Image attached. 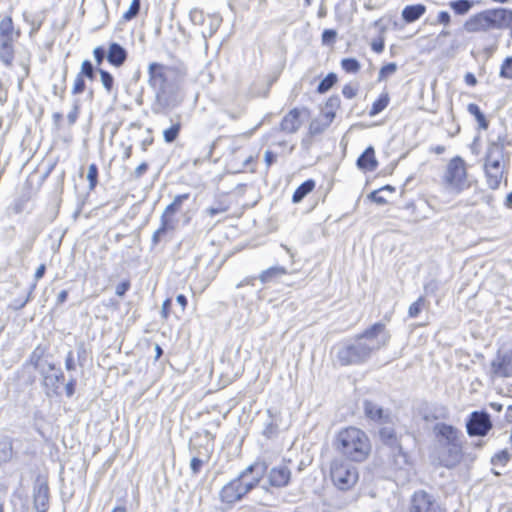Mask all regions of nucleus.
<instances>
[{
    "mask_svg": "<svg viewBox=\"0 0 512 512\" xmlns=\"http://www.w3.org/2000/svg\"><path fill=\"white\" fill-rule=\"evenodd\" d=\"M169 72L167 67L159 63H151L148 67L149 83L157 89L156 100L152 106L153 113H163L182 101L177 85L168 82Z\"/></svg>",
    "mask_w": 512,
    "mask_h": 512,
    "instance_id": "obj_1",
    "label": "nucleus"
},
{
    "mask_svg": "<svg viewBox=\"0 0 512 512\" xmlns=\"http://www.w3.org/2000/svg\"><path fill=\"white\" fill-rule=\"evenodd\" d=\"M436 437V452L439 462L448 468L456 466L462 459L461 432L452 425L437 423L433 428Z\"/></svg>",
    "mask_w": 512,
    "mask_h": 512,
    "instance_id": "obj_2",
    "label": "nucleus"
},
{
    "mask_svg": "<svg viewBox=\"0 0 512 512\" xmlns=\"http://www.w3.org/2000/svg\"><path fill=\"white\" fill-rule=\"evenodd\" d=\"M512 24V10L492 8L470 16L463 28L467 33H486L492 30H504Z\"/></svg>",
    "mask_w": 512,
    "mask_h": 512,
    "instance_id": "obj_3",
    "label": "nucleus"
},
{
    "mask_svg": "<svg viewBox=\"0 0 512 512\" xmlns=\"http://www.w3.org/2000/svg\"><path fill=\"white\" fill-rule=\"evenodd\" d=\"M335 447L345 457L356 462L365 460L371 451V444L365 432L352 426L338 432Z\"/></svg>",
    "mask_w": 512,
    "mask_h": 512,
    "instance_id": "obj_4",
    "label": "nucleus"
},
{
    "mask_svg": "<svg viewBox=\"0 0 512 512\" xmlns=\"http://www.w3.org/2000/svg\"><path fill=\"white\" fill-rule=\"evenodd\" d=\"M389 340L390 334L385 324L381 322L373 324L354 339L365 361L371 357L373 352L385 347Z\"/></svg>",
    "mask_w": 512,
    "mask_h": 512,
    "instance_id": "obj_5",
    "label": "nucleus"
},
{
    "mask_svg": "<svg viewBox=\"0 0 512 512\" xmlns=\"http://www.w3.org/2000/svg\"><path fill=\"white\" fill-rule=\"evenodd\" d=\"M20 32L16 31L10 16L0 20V61L8 68L12 67L15 58L14 43L18 40Z\"/></svg>",
    "mask_w": 512,
    "mask_h": 512,
    "instance_id": "obj_6",
    "label": "nucleus"
},
{
    "mask_svg": "<svg viewBox=\"0 0 512 512\" xmlns=\"http://www.w3.org/2000/svg\"><path fill=\"white\" fill-rule=\"evenodd\" d=\"M444 188L453 193H460L469 187L465 161L456 156L452 158L443 175Z\"/></svg>",
    "mask_w": 512,
    "mask_h": 512,
    "instance_id": "obj_7",
    "label": "nucleus"
},
{
    "mask_svg": "<svg viewBox=\"0 0 512 512\" xmlns=\"http://www.w3.org/2000/svg\"><path fill=\"white\" fill-rule=\"evenodd\" d=\"M190 197L189 193L176 195L173 201L166 206L160 217V227L152 235V244L156 246L168 231L175 229L173 216L181 211L183 203Z\"/></svg>",
    "mask_w": 512,
    "mask_h": 512,
    "instance_id": "obj_8",
    "label": "nucleus"
},
{
    "mask_svg": "<svg viewBox=\"0 0 512 512\" xmlns=\"http://www.w3.org/2000/svg\"><path fill=\"white\" fill-rule=\"evenodd\" d=\"M330 476L334 485L340 490L352 488L358 480L356 468L343 460L332 461Z\"/></svg>",
    "mask_w": 512,
    "mask_h": 512,
    "instance_id": "obj_9",
    "label": "nucleus"
},
{
    "mask_svg": "<svg viewBox=\"0 0 512 512\" xmlns=\"http://www.w3.org/2000/svg\"><path fill=\"white\" fill-rule=\"evenodd\" d=\"M189 18L194 25L201 27V34L205 39L211 37L218 30L222 21L218 14H205L198 8L190 10Z\"/></svg>",
    "mask_w": 512,
    "mask_h": 512,
    "instance_id": "obj_10",
    "label": "nucleus"
},
{
    "mask_svg": "<svg viewBox=\"0 0 512 512\" xmlns=\"http://www.w3.org/2000/svg\"><path fill=\"white\" fill-rule=\"evenodd\" d=\"M251 490V483H243L241 478L231 480L220 491V499L226 503L239 501Z\"/></svg>",
    "mask_w": 512,
    "mask_h": 512,
    "instance_id": "obj_11",
    "label": "nucleus"
},
{
    "mask_svg": "<svg viewBox=\"0 0 512 512\" xmlns=\"http://www.w3.org/2000/svg\"><path fill=\"white\" fill-rule=\"evenodd\" d=\"M470 436H485L492 428L490 416L486 412L474 411L466 424Z\"/></svg>",
    "mask_w": 512,
    "mask_h": 512,
    "instance_id": "obj_12",
    "label": "nucleus"
},
{
    "mask_svg": "<svg viewBox=\"0 0 512 512\" xmlns=\"http://www.w3.org/2000/svg\"><path fill=\"white\" fill-rule=\"evenodd\" d=\"M409 512H441V509L433 496L420 490L412 495Z\"/></svg>",
    "mask_w": 512,
    "mask_h": 512,
    "instance_id": "obj_13",
    "label": "nucleus"
},
{
    "mask_svg": "<svg viewBox=\"0 0 512 512\" xmlns=\"http://www.w3.org/2000/svg\"><path fill=\"white\" fill-rule=\"evenodd\" d=\"M336 360L342 366L358 365L365 362L355 341L340 347L336 353Z\"/></svg>",
    "mask_w": 512,
    "mask_h": 512,
    "instance_id": "obj_14",
    "label": "nucleus"
},
{
    "mask_svg": "<svg viewBox=\"0 0 512 512\" xmlns=\"http://www.w3.org/2000/svg\"><path fill=\"white\" fill-rule=\"evenodd\" d=\"M291 475V470L287 464L281 463L268 471L267 479L272 487L284 488L290 483Z\"/></svg>",
    "mask_w": 512,
    "mask_h": 512,
    "instance_id": "obj_15",
    "label": "nucleus"
},
{
    "mask_svg": "<svg viewBox=\"0 0 512 512\" xmlns=\"http://www.w3.org/2000/svg\"><path fill=\"white\" fill-rule=\"evenodd\" d=\"M491 371L495 377H512V349L497 355L491 363Z\"/></svg>",
    "mask_w": 512,
    "mask_h": 512,
    "instance_id": "obj_16",
    "label": "nucleus"
},
{
    "mask_svg": "<svg viewBox=\"0 0 512 512\" xmlns=\"http://www.w3.org/2000/svg\"><path fill=\"white\" fill-rule=\"evenodd\" d=\"M267 472V465L265 462L256 461L246 467L240 474L243 483H251V490L256 487L264 474Z\"/></svg>",
    "mask_w": 512,
    "mask_h": 512,
    "instance_id": "obj_17",
    "label": "nucleus"
},
{
    "mask_svg": "<svg viewBox=\"0 0 512 512\" xmlns=\"http://www.w3.org/2000/svg\"><path fill=\"white\" fill-rule=\"evenodd\" d=\"M34 508L37 512H46L49 508V487L46 482L37 480L33 488Z\"/></svg>",
    "mask_w": 512,
    "mask_h": 512,
    "instance_id": "obj_18",
    "label": "nucleus"
},
{
    "mask_svg": "<svg viewBox=\"0 0 512 512\" xmlns=\"http://www.w3.org/2000/svg\"><path fill=\"white\" fill-rule=\"evenodd\" d=\"M484 167L505 168L504 145L502 143L492 142L489 144Z\"/></svg>",
    "mask_w": 512,
    "mask_h": 512,
    "instance_id": "obj_19",
    "label": "nucleus"
},
{
    "mask_svg": "<svg viewBox=\"0 0 512 512\" xmlns=\"http://www.w3.org/2000/svg\"><path fill=\"white\" fill-rule=\"evenodd\" d=\"M379 435L383 444L388 446L394 455L402 457L405 461L406 456L402 453V447L394 429L391 427H383L380 429Z\"/></svg>",
    "mask_w": 512,
    "mask_h": 512,
    "instance_id": "obj_20",
    "label": "nucleus"
},
{
    "mask_svg": "<svg viewBox=\"0 0 512 512\" xmlns=\"http://www.w3.org/2000/svg\"><path fill=\"white\" fill-rule=\"evenodd\" d=\"M300 111L297 108L290 110L280 123L281 131L285 133H295L301 127Z\"/></svg>",
    "mask_w": 512,
    "mask_h": 512,
    "instance_id": "obj_21",
    "label": "nucleus"
},
{
    "mask_svg": "<svg viewBox=\"0 0 512 512\" xmlns=\"http://www.w3.org/2000/svg\"><path fill=\"white\" fill-rule=\"evenodd\" d=\"M127 58L126 50L118 43H112L109 46L107 59L110 64L119 67Z\"/></svg>",
    "mask_w": 512,
    "mask_h": 512,
    "instance_id": "obj_22",
    "label": "nucleus"
},
{
    "mask_svg": "<svg viewBox=\"0 0 512 512\" xmlns=\"http://www.w3.org/2000/svg\"><path fill=\"white\" fill-rule=\"evenodd\" d=\"M357 165L360 169L373 171L377 167L375 152L372 147H368L358 158Z\"/></svg>",
    "mask_w": 512,
    "mask_h": 512,
    "instance_id": "obj_23",
    "label": "nucleus"
},
{
    "mask_svg": "<svg viewBox=\"0 0 512 512\" xmlns=\"http://www.w3.org/2000/svg\"><path fill=\"white\" fill-rule=\"evenodd\" d=\"M426 12V7L423 4L408 5L402 10V18L407 23H412L418 20Z\"/></svg>",
    "mask_w": 512,
    "mask_h": 512,
    "instance_id": "obj_24",
    "label": "nucleus"
},
{
    "mask_svg": "<svg viewBox=\"0 0 512 512\" xmlns=\"http://www.w3.org/2000/svg\"><path fill=\"white\" fill-rule=\"evenodd\" d=\"M487 184L491 189H497L503 179L505 168L484 167Z\"/></svg>",
    "mask_w": 512,
    "mask_h": 512,
    "instance_id": "obj_25",
    "label": "nucleus"
},
{
    "mask_svg": "<svg viewBox=\"0 0 512 512\" xmlns=\"http://www.w3.org/2000/svg\"><path fill=\"white\" fill-rule=\"evenodd\" d=\"M364 410L366 416L371 420L383 421L385 418H387V415L384 413V410L380 406L371 401H365Z\"/></svg>",
    "mask_w": 512,
    "mask_h": 512,
    "instance_id": "obj_26",
    "label": "nucleus"
},
{
    "mask_svg": "<svg viewBox=\"0 0 512 512\" xmlns=\"http://www.w3.org/2000/svg\"><path fill=\"white\" fill-rule=\"evenodd\" d=\"M285 274H287L286 268H284L282 266H273V267H270V268L264 270L259 275V280L262 283H268V282L272 281L273 279L280 278L281 276H283Z\"/></svg>",
    "mask_w": 512,
    "mask_h": 512,
    "instance_id": "obj_27",
    "label": "nucleus"
},
{
    "mask_svg": "<svg viewBox=\"0 0 512 512\" xmlns=\"http://www.w3.org/2000/svg\"><path fill=\"white\" fill-rule=\"evenodd\" d=\"M315 188V181L312 179L303 182L293 193L292 202L299 203Z\"/></svg>",
    "mask_w": 512,
    "mask_h": 512,
    "instance_id": "obj_28",
    "label": "nucleus"
},
{
    "mask_svg": "<svg viewBox=\"0 0 512 512\" xmlns=\"http://www.w3.org/2000/svg\"><path fill=\"white\" fill-rule=\"evenodd\" d=\"M48 371H52V374H46L47 371L43 374L44 375V384L46 386H50L53 389L58 388V384L64 380L63 374L59 371H55V368L52 364H47Z\"/></svg>",
    "mask_w": 512,
    "mask_h": 512,
    "instance_id": "obj_29",
    "label": "nucleus"
},
{
    "mask_svg": "<svg viewBox=\"0 0 512 512\" xmlns=\"http://www.w3.org/2000/svg\"><path fill=\"white\" fill-rule=\"evenodd\" d=\"M390 98L387 92H383L379 98L372 104L371 110L369 111V115L371 117L376 116L380 112H382L389 104Z\"/></svg>",
    "mask_w": 512,
    "mask_h": 512,
    "instance_id": "obj_30",
    "label": "nucleus"
},
{
    "mask_svg": "<svg viewBox=\"0 0 512 512\" xmlns=\"http://www.w3.org/2000/svg\"><path fill=\"white\" fill-rule=\"evenodd\" d=\"M467 110L471 115L475 117L481 129L485 130L488 128V121L486 120L484 114L481 112L477 104L470 103L467 107Z\"/></svg>",
    "mask_w": 512,
    "mask_h": 512,
    "instance_id": "obj_31",
    "label": "nucleus"
},
{
    "mask_svg": "<svg viewBox=\"0 0 512 512\" xmlns=\"http://www.w3.org/2000/svg\"><path fill=\"white\" fill-rule=\"evenodd\" d=\"M12 456V443L4 437L0 438V462H7Z\"/></svg>",
    "mask_w": 512,
    "mask_h": 512,
    "instance_id": "obj_32",
    "label": "nucleus"
},
{
    "mask_svg": "<svg viewBox=\"0 0 512 512\" xmlns=\"http://www.w3.org/2000/svg\"><path fill=\"white\" fill-rule=\"evenodd\" d=\"M450 7L459 15L466 14L473 6L469 0H457L450 2Z\"/></svg>",
    "mask_w": 512,
    "mask_h": 512,
    "instance_id": "obj_33",
    "label": "nucleus"
},
{
    "mask_svg": "<svg viewBox=\"0 0 512 512\" xmlns=\"http://www.w3.org/2000/svg\"><path fill=\"white\" fill-rule=\"evenodd\" d=\"M337 82V75L335 73H329L318 85L317 92L325 93L333 87Z\"/></svg>",
    "mask_w": 512,
    "mask_h": 512,
    "instance_id": "obj_34",
    "label": "nucleus"
},
{
    "mask_svg": "<svg viewBox=\"0 0 512 512\" xmlns=\"http://www.w3.org/2000/svg\"><path fill=\"white\" fill-rule=\"evenodd\" d=\"M41 350L39 348H36L32 355H31V363L32 365L38 369L42 374H44L46 372V362L42 360L41 358Z\"/></svg>",
    "mask_w": 512,
    "mask_h": 512,
    "instance_id": "obj_35",
    "label": "nucleus"
},
{
    "mask_svg": "<svg viewBox=\"0 0 512 512\" xmlns=\"http://www.w3.org/2000/svg\"><path fill=\"white\" fill-rule=\"evenodd\" d=\"M179 132H180V124L179 123L173 124L171 127H169L168 129H165L163 131L164 141L166 143H172L178 137Z\"/></svg>",
    "mask_w": 512,
    "mask_h": 512,
    "instance_id": "obj_36",
    "label": "nucleus"
},
{
    "mask_svg": "<svg viewBox=\"0 0 512 512\" xmlns=\"http://www.w3.org/2000/svg\"><path fill=\"white\" fill-rule=\"evenodd\" d=\"M499 76L504 79H512V56L504 59L500 68Z\"/></svg>",
    "mask_w": 512,
    "mask_h": 512,
    "instance_id": "obj_37",
    "label": "nucleus"
},
{
    "mask_svg": "<svg viewBox=\"0 0 512 512\" xmlns=\"http://www.w3.org/2000/svg\"><path fill=\"white\" fill-rule=\"evenodd\" d=\"M101 83L107 93H110L113 88L114 78L106 70L99 69Z\"/></svg>",
    "mask_w": 512,
    "mask_h": 512,
    "instance_id": "obj_38",
    "label": "nucleus"
},
{
    "mask_svg": "<svg viewBox=\"0 0 512 512\" xmlns=\"http://www.w3.org/2000/svg\"><path fill=\"white\" fill-rule=\"evenodd\" d=\"M343 70L348 73H356L360 69V63L355 58H345L341 62Z\"/></svg>",
    "mask_w": 512,
    "mask_h": 512,
    "instance_id": "obj_39",
    "label": "nucleus"
},
{
    "mask_svg": "<svg viewBox=\"0 0 512 512\" xmlns=\"http://www.w3.org/2000/svg\"><path fill=\"white\" fill-rule=\"evenodd\" d=\"M78 75L81 76L82 78L87 77L90 80L94 79V75H95L94 67L89 60H84L82 62L81 70L78 73Z\"/></svg>",
    "mask_w": 512,
    "mask_h": 512,
    "instance_id": "obj_40",
    "label": "nucleus"
},
{
    "mask_svg": "<svg viewBox=\"0 0 512 512\" xmlns=\"http://www.w3.org/2000/svg\"><path fill=\"white\" fill-rule=\"evenodd\" d=\"M140 10V0H132L128 10L123 14V19L130 21L137 16Z\"/></svg>",
    "mask_w": 512,
    "mask_h": 512,
    "instance_id": "obj_41",
    "label": "nucleus"
},
{
    "mask_svg": "<svg viewBox=\"0 0 512 512\" xmlns=\"http://www.w3.org/2000/svg\"><path fill=\"white\" fill-rule=\"evenodd\" d=\"M425 304V299L423 297H419L415 302H413L408 309V315L411 318L417 317L422 311Z\"/></svg>",
    "mask_w": 512,
    "mask_h": 512,
    "instance_id": "obj_42",
    "label": "nucleus"
},
{
    "mask_svg": "<svg viewBox=\"0 0 512 512\" xmlns=\"http://www.w3.org/2000/svg\"><path fill=\"white\" fill-rule=\"evenodd\" d=\"M329 126H324V121L320 117L311 121L309 130L312 135L320 134L325 131Z\"/></svg>",
    "mask_w": 512,
    "mask_h": 512,
    "instance_id": "obj_43",
    "label": "nucleus"
},
{
    "mask_svg": "<svg viewBox=\"0 0 512 512\" xmlns=\"http://www.w3.org/2000/svg\"><path fill=\"white\" fill-rule=\"evenodd\" d=\"M87 180L89 181L90 189H93L97 184L98 168L96 164L92 163L88 167Z\"/></svg>",
    "mask_w": 512,
    "mask_h": 512,
    "instance_id": "obj_44",
    "label": "nucleus"
},
{
    "mask_svg": "<svg viewBox=\"0 0 512 512\" xmlns=\"http://www.w3.org/2000/svg\"><path fill=\"white\" fill-rule=\"evenodd\" d=\"M396 70H397L396 63H388V64H386L379 71L378 81H382L386 77L394 74L396 72Z\"/></svg>",
    "mask_w": 512,
    "mask_h": 512,
    "instance_id": "obj_45",
    "label": "nucleus"
},
{
    "mask_svg": "<svg viewBox=\"0 0 512 512\" xmlns=\"http://www.w3.org/2000/svg\"><path fill=\"white\" fill-rule=\"evenodd\" d=\"M79 110H80L79 100H75L73 102L71 111L67 115L69 125H73L77 121V118L79 115Z\"/></svg>",
    "mask_w": 512,
    "mask_h": 512,
    "instance_id": "obj_46",
    "label": "nucleus"
},
{
    "mask_svg": "<svg viewBox=\"0 0 512 512\" xmlns=\"http://www.w3.org/2000/svg\"><path fill=\"white\" fill-rule=\"evenodd\" d=\"M85 90V81L84 78L79 76L78 74L75 77L74 84L72 87V94L77 95L82 93Z\"/></svg>",
    "mask_w": 512,
    "mask_h": 512,
    "instance_id": "obj_47",
    "label": "nucleus"
},
{
    "mask_svg": "<svg viewBox=\"0 0 512 512\" xmlns=\"http://www.w3.org/2000/svg\"><path fill=\"white\" fill-rule=\"evenodd\" d=\"M337 36V32L333 29H326L322 33V43L325 45L333 44Z\"/></svg>",
    "mask_w": 512,
    "mask_h": 512,
    "instance_id": "obj_48",
    "label": "nucleus"
},
{
    "mask_svg": "<svg viewBox=\"0 0 512 512\" xmlns=\"http://www.w3.org/2000/svg\"><path fill=\"white\" fill-rule=\"evenodd\" d=\"M66 76H67V68L64 69L63 77H62V84L61 86L53 85V93L54 95L63 98L66 90Z\"/></svg>",
    "mask_w": 512,
    "mask_h": 512,
    "instance_id": "obj_49",
    "label": "nucleus"
},
{
    "mask_svg": "<svg viewBox=\"0 0 512 512\" xmlns=\"http://www.w3.org/2000/svg\"><path fill=\"white\" fill-rule=\"evenodd\" d=\"M319 117L324 121V126H329L335 118V110L325 108Z\"/></svg>",
    "mask_w": 512,
    "mask_h": 512,
    "instance_id": "obj_50",
    "label": "nucleus"
},
{
    "mask_svg": "<svg viewBox=\"0 0 512 512\" xmlns=\"http://www.w3.org/2000/svg\"><path fill=\"white\" fill-rule=\"evenodd\" d=\"M358 93V86L352 84H346L342 89V94L347 99L354 98Z\"/></svg>",
    "mask_w": 512,
    "mask_h": 512,
    "instance_id": "obj_51",
    "label": "nucleus"
},
{
    "mask_svg": "<svg viewBox=\"0 0 512 512\" xmlns=\"http://www.w3.org/2000/svg\"><path fill=\"white\" fill-rule=\"evenodd\" d=\"M204 464V460L198 457H193L190 461V469L193 475H196L200 472L202 466Z\"/></svg>",
    "mask_w": 512,
    "mask_h": 512,
    "instance_id": "obj_52",
    "label": "nucleus"
},
{
    "mask_svg": "<svg viewBox=\"0 0 512 512\" xmlns=\"http://www.w3.org/2000/svg\"><path fill=\"white\" fill-rule=\"evenodd\" d=\"M380 192H381V190H380V189H379V190H375V191L371 192V193L369 194V196H368V197H369L373 202H375V203H377V204H379V205L386 204V203H387V200H386L383 196H381V195H380Z\"/></svg>",
    "mask_w": 512,
    "mask_h": 512,
    "instance_id": "obj_53",
    "label": "nucleus"
},
{
    "mask_svg": "<svg viewBox=\"0 0 512 512\" xmlns=\"http://www.w3.org/2000/svg\"><path fill=\"white\" fill-rule=\"evenodd\" d=\"M130 288V283L128 281H124L119 283L116 286L115 293L116 295L122 297Z\"/></svg>",
    "mask_w": 512,
    "mask_h": 512,
    "instance_id": "obj_54",
    "label": "nucleus"
},
{
    "mask_svg": "<svg viewBox=\"0 0 512 512\" xmlns=\"http://www.w3.org/2000/svg\"><path fill=\"white\" fill-rule=\"evenodd\" d=\"M340 105V99L337 96L330 97L327 102L325 108L336 110Z\"/></svg>",
    "mask_w": 512,
    "mask_h": 512,
    "instance_id": "obj_55",
    "label": "nucleus"
},
{
    "mask_svg": "<svg viewBox=\"0 0 512 512\" xmlns=\"http://www.w3.org/2000/svg\"><path fill=\"white\" fill-rule=\"evenodd\" d=\"M94 58L98 65H100L105 57V51L102 47H96L93 50Z\"/></svg>",
    "mask_w": 512,
    "mask_h": 512,
    "instance_id": "obj_56",
    "label": "nucleus"
},
{
    "mask_svg": "<svg viewBox=\"0 0 512 512\" xmlns=\"http://www.w3.org/2000/svg\"><path fill=\"white\" fill-rule=\"evenodd\" d=\"M65 368L70 371L75 369L73 352L69 351L65 359Z\"/></svg>",
    "mask_w": 512,
    "mask_h": 512,
    "instance_id": "obj_57",
    "label": "nucleus"
},
{
    "mask_svg": "<svg viewBox=\"0 0 512 512\" xmlns=\"http://www.w3.org/2000/svg\"><path fill=\"white\" fill-rule=\"evenodd\" d=\"M170 306H171V299L167 298L163 304H162V308H161V315L164 319H167L168 316H169V310H170Z\"/></svg>",
    "mask_w": 512,
    "mask_h": 512,
    "instance_id": "obj_58",
    "label": "nucleus"
},
{
    "mask_svg": "<svg viewBox=\"0 0 512 512\" xmlns=\"http://www.w3.org/2000/svg\"><path fill=\"white\" fill-rule=\"evenodd\" d=\"M147 169H148V165L145 162L138 165L134 170L135 178H140L147 171Z\"/></svg>",
    "mask_w": 512,
    "mask_h": 512,
    "instance_id": "obj_59",
    "label": "nucleus"
},
{
    "mask_svg": "<svg viewBox=\"0 0 512 512\" xmlns=\"http://www.w3.org/2000/svg\"><path fill=\"white\" fill-rule=\"evenodd\" d=\"M372 50L376 53H381L384 50L383 39L374 40L371 44Z\"/></svg>",
    "mask_w": 512,
    "mask_h": 512,
    "instance_id": "obj_60",
    "label": "nucleus"
},
{
    "mask_svg": "<svg viewBox=\"0 0 512 512\" xmlns=\"http://www.w3.org/2000/svg\"><path fill=\"white\" fill-rule=\"evenodd\" d=\"M264 161L269 167L276 161V155L273 152L267 150L264 154Z\"/></svg>",
    "mask_w": 512,
    "mask_h": 512,
    "instance_id": "obj_61",
    "label": "nucleus"
},
{
    "mask_svg": "<svg viewBox=\"0 0 512 512\" xmlns=\"http://www.w3.org/2000/svg\"><path fill=\"white\" fill-rule=\"evenodd\" d=\"M227 211V207L219 206V207H210L207 209V213L209 216L213 217L216 214L224 213Z\"/></svg>",
    "mask_w": 512,
    "mask_h": 512,
    "instance_id": "obj_62",
    "label": "nucleus"
},
{
    "mask_svg": "<svg viewBox=\"0 0 512 512\" xmlns=\"http://www.w3.org/2000/svg\"><path fill=\"white\" fill-rule=\"evenodd\" d=\"M438 22L448 25L450 23V15L446 11H441L438 14Z\"/></svg>",
    "mask_w": 512,
    "mask_h": 512,
    "instance_id": "obj_63",
    "label": "nucleus"
},
{
    "mask_svg": "<svg viewBox=\"0 0 512 512\" xmlns=\"http://www.w3.org/2000/svg\"><path fill=\"white\" fill-rule=\"evenodd\" d=\"M45 270H46V266L45 264H41L35 271V274H34V278H35V281L37 282L38 280H40L44 273H45Z\"/></svg>",
    "mask_w": 512,
    "mask_h": 512,
    "instance_id": "obj_64",
    "label": "nucleus"
}]
</instances>
